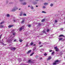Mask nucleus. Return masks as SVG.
Listing matches in <instances>:
<instances>
[{"instance_id": "39", "label": "nucleus", "mask_w": 65, "mask_h": 65, "mask_svg": "<svg viewBox=\"0 0 65 65\" xmlns=\"http://www.w3.org/2000/svg\"><path fill=\"white\" fill-rule=\"evenodd\" d=\"M17 41V40L15 39L13 41V42H16Z\"/></svg>"}, {"instance_id": "29", "label": "nucleus", "mask_w": 65, "mask_h": 65, "mask_svg": "<svg viewBox=\"0 0 65 65\" xmlns=\"http://www.w3.org/2000/svg\"><path fill=\"white\" fill-rule=\"evenodd\" d=\"M57 48H57V46H56V47H54V49H55V50H56Z\"/></svg>"}, {"instance_id": "26", "label": "nucleus", "mask_w": 65, "mask_h": 65, "mask_svg": "<svg viewBox=\"0 0 65 65\" xmlns=\"http://www.w3.org/2000/svg\"><path fill=\"white\" fill-rule=\"evenodd\" d=\"M12 48V49L14 50H15V49H16V48H15V47H13V48Z\"/></svg>"}, {"instance_id": "32", "label": "nucleus", "mask_w": 65, "mask_h": 65, "mask_svg": "<svg viewBox=\"0 0 65 65\" xmlns=\"http://www.w3.org/2000/svg\"><path fill=\"white\" fill-rule=\"evenodd\" d=\"M44 56H46L47 55V54L46 53H45L44 54Z\"/></svg>"}, {"instance_id": "37", "label": "nucleus", "mask_w": 65, "mask_h": 65, "mask_svg": "<svg viewBox=\"0 0 65 65\" xmlns=\"http://www.w3.org/2000/svg\"><path fill=\"white\" fill-rule=\"evenodd\" d=\"M19 41L20 42H22L23 40H22V39H20L19 40Z\"/></svg>"}, {"instance_id": "53", "label": "nucleus", "mask_w": 65, "mask_h": 65, "mask_svg": "<svg viewBox=\"0 0 65 65\" xmlns=\"http://www.w3.org/2000/svg\"><path fill=\"white\" fill-rule=\"evenodd\" d=\"M26 65V64H23V65Z\"/></svg>"}, {"instance_id": "18", "label": "nucleus", "mask_w": 65, "mask_h": 65, "mask_svg": "<svg viewBox=\"0 0 65 65\" xmlns=\"http://www.w3.org/2000/svg\"><path fill=\"white\" fill-rule=\"evenodd\" d=\"M43 51H44V50H43V49H42L40 50V51L41 52H43Z\"/></svg>"}, {"instance_id": "23", "label": "nucleus", "mask_w": 65, "mask_h": 65, "mask_svg": "<svg viewBox=\"0 0 65 65\" xmlns=\"http://www.w3.org/2000/svg\"><path fill=\"white\" fill-rule=\"evenodd\" d=\"M22 14L23 13H21L20 14V16H22Z\"/></svg>"}, {"instance_id": "22", "label": "nucleus", "mask_w": 65, "mask_h": 65, "mask_svg": "<svg viewBox=\"0 0 65 65\" xmlns=\"http://www.w3.org/2000/svg\"><path fill=\"white\" fill-rule=\"evenodd\" d=\"M25 46L26 47H28V43H27L26 44V45Z\"/></svg>"}, {"instance_id": "58", "label": "nucleus", "mask_w": 65, "mask_h": 65, "mask_svg": "<svg viewBox=\"0 0 65 65\" xmlns=\"http://www.w3.org/2000/svg\"><path fill=\"white\" fill-rule=\"evenodd\" d=\"M28 7H30V6H28Z\"/></svg>"}, {"instance_id": "15", "label": "nucleus", "mask_w": 65, "mask_h": 65, "mask_svg": "<svg viewBox=\"0 0 65 65\" xmlns=\"http://www.w3.org/2000/svg\"><path fill=\"white\" fill-rule=\"evenodd\" d=\"M28 63H31L32 62V61H31V60H28Z\"/></svg>"}, {"instance_id": "12", "label": "nucleus", "mask_w": 65, "mask_h": 65, "mask_svg": "<svg viewBox=\"0 0 65 65\" xmlns=\"http://www.w3.org/2000/svg\"><path fill=\"white\" fill-rule=\"evenodd\" d=\"M54 54H55V52L54 51H53L52 53V55H54Z\"/></svg>"}, {"instance_id": "3", "label": "nucleus", "mask_w": 65, "mask_h": 65, "mask_svg": "<svg viewBox=\"0 0 65 65\" xmlns=\"http://www.w3.org/2000/svg\"><path fill=\"white\" fill-rule=\"evenodd\" d=\"M24 26H23L20 29V31H21L22 29H24Z\"/></svg>"}, {"instance_id": "40", "label": "nucleus", "mask_w": 65, "mask_h": 65, "mask_svg": "<svg viewBox=\"0 0 65 65\" xmlns=\"http://www.w3.org/2000/svg\"><path fill=\"white\" fill-rule=\"evenodd\" d=\"M1 43H2V44L3 45H4V43L3 42H1Z\"/></svg>"}, {"instance_id": "28", "label": "nucleus", "mask_w": 65, "mask_h": 65, "mask_svg": "<svg viewBox=\"0 0 65 65\" xmlns=\"http://www.w3.org/2000/svg\"><path fill=\"white\" fill-rule=\"evenodd\" d=\"M20 2H22L23 1H25L24 0H19Z\"/></svg>"}, {"instance_id": "4", "label": "nucleus", "mask_w": 65, "mask_h": 65, "mask_svg": "<svg viewBox=\"0 0 65 65\" xmlns=\"http://www.w3.org/2000/svg\"><path fill=\"white\" fill-rule=\"evenodd\" d=\"M13 40V39L12 38L9 41L8 40H7V42H10L11 41H12Z\"/></svg>"}, {"instance_id": "9", "label": "nucleus", "mask_w": 65, "mask_h": 65, "mask_svg": "<svg viewBox=\"0 0 65 65\" xmlns=\"http://www.w3.org/2000/svg\"><path fill=\"white\" fill-rule=\"evenodd\" d=\"M30 8H31V9H34V8H33V6H30Z\"/></svg>"}, {"instance_id": "50", "label": "nucleus", "mask_w": 65, "mask_h": 65, "mask_svg": "<svg viewBox=\"0 0 65 65\" xmlns=\"http://www.w3.org/2000/svg\"><path fill=\"white\" fill-rule=\"evenodd\" d=\"M10 4H12V2H10Z\"/></svg>"}, {"instance_id": "5", "label": "nucleus", "mask_w": 65, "mask_h": 65, "mask_svg": "<svg viewBox=\"0 0 65 65\" xmlns=\"http://www.w3.org/2000/svg\"><path fill=\"white\" fill-rule=\"evenodd\" d=\"M25 19H23V20L21 22V24L24 23V22H25Z\"/></svg>"}, {"instance_id": "35", "label": "nucleus", "mask_w": 65, "mask_h": 65, "mask_svg": "<svg viewBox=\"0 0 65 65\" xmlns=\"http://www.w3.org/2000/svg\"><path fill=\"white\" fill-rule=\"evenodd\" d=\"M33 54H34V53H32L30 55V56H32L33 55Z\"/></svg>"}, {"instance_id": "16", "label": "nucleus", "mask_w": 65, "mask_h": 65, "mask_svg": "<svg viewBox=\"0 0 65 65\" xmlns=\"http://www.w3.org/2000/svg\"><path fill=\"white\" fill-rule=\"evenodd\" d=\"M42 32H43V33H45V34H46V31H45V30H43Z\"/></svg>"}, {"instance_id": "11", "label": "nucleus", "mask_w": 65, "mask_h": 65, "mask_svg": "<svg viewBox=\"0 0 65 65\" xmlns=\"http://www.w3.org/2000/svg\"><path fill=\"white\" fill-rule=\"evenodd\" d=\"M18 61L19 62H21V58H18Z\"/></svg>"}, {"instance_id": "7", "label": "nucleus", "mask_w": 65, "mask_h": 65, "mask_svg": "<svg viewBox=\"0 0 65 65\" xmlns=\"http://www.w3.org/2000/svg\"><path fill=\"white\" fill-rule=\"evenodd\" d=\"M22 4L24 5H26V4H27V3H26V2H24L23 3H22Z\"/></svg>"}, {"instance_id": "34", "label": "nucleus", "mask_w": 65, "mask_h": 65, "mask_svg": "<svg viewBox=\"0 0 65 65\" xmlns=\"http://www.w3.org/2000/svg\"><path fill=\"white\" fill-rule=\"evenodd\" d=\"M42 13H46V12L44 11H42Z\"/></svg>"}, {"instance_id": "48", "label": "nucleus", "mask_w": 65, "mask_h": 65, "mask_svg": "<svg viewBox=\"0 0 65 65\" xmlns=\"http://www.w3.org/2000/svg\"><path fill=\"white\" fill-rule=\"evenodd\" d=\"M42 59V58H40V60Z\"/></svg>"}, {"instance_id": "62", "label": "nucleus", "mask_w": 65, "mask_h": 65, "mask_svg": "<svg viewBox=\"0 0 65 65\" xmlns=\"http://www.w3.org/2000/svg\"><path fill=\"white\" fill-rule=\"evenodd\" d=\"M0 65H1V64H0Z\"/></svg>"}, {"instance_id": "27", "label": "nucleus", "mask_w": 65, "mask_h": 65, "mask_svg": "<svg viewBox=\"0 0 65 65\" xmlns=\"http://www.w3.org/2000/svg\"><path fill=\"white\" fill-rule=\"evenodd\" d=\"M56 52H58L59 51V49L58 48H57L56 50Z\"/></svg>"}, {"instance_id": "47", "label": "nucleus", "mask_w": 65, "mask_h": 65, "mask_svg": "<svg viewBox=\"0 0 65 65\" xmlns=\"http://www.w3.org/2000/svg\"><path fill=\"white\" fill-rule=\"evenodd\" d=\"M33 4L34 5L35 4H36V3H33Z\"/></svg>"}, {"instance_id": "51", "label": "nucleus", "mask_w": 65, "mask_h": 65, "mask_svg": "<svg viewBox=\"0 0 65 65\" xmlns=\"http://www.w3.org/2000/svg\"><path fill=\"white\" fill-rule=\"evenodd\" d=\"M36 45L35 44H34L33 45V46H35Z\"/></svg>"}, {"instance_id": "41", "label": "nucleus", "mask_w": 65, "mask_h": 65, "mask_svg": "<svg viewBox=\"0 0 65 65\" xmlns=\"http://www.w3.org/2000/svg\"><path fill=\"white\" fill-rule=\"evenodd\" d=\"M33 43H31L30 44V45H33Z\"/></svg>"}, {"instance_id": "1", "label": "nucleus", "mask_w": 65, "mask_h": 65, "mask_svg": "<svg viewBox=\"0 0 65 65\" xmlns=\"http://www.w3.org/2000/svg\"><path fill=\"white\" fill-rule=\"evenodd\" d=\"M18 9V8L17 7H15L12 9V11H14L15 10H17V9Z\"/></svg>"}, {"instance_id": "33", "label": "nucleus", "mask_w": 65, "mask_h": 65, "mask_svg": "<svg viewBox=\"0 0 65 65\" xmlns=\"http://www.w3.org/2000/svg\"><path fill=\"white\" fill-rule=\"evenodd\" d=\"M45 20L44 19L42 20L41 22H44V21Z\"/></svg>"}, {"instance_id": "21", "label": "nucleus", "mask_w": 65, "mask_h": 65, "mask_svg": "<svg viewBox=\"0 0 65 65\" xmlns=\"http://www.w3.org/2000/svg\"><path fill=\"white\" fill-rule=\"evenodd\" d=\"M63 39V38H61L59 39V40H62Z\"/></svg>"}, {"instance_id": "38", "label": "nucleus", "mask_w": 65, "mask_h": 65, "mask_svg": "<svg viewBox=\"0 0 65 65\" xmlns=\"http://www.w3.org/2000/svg\"><path fill=\"white\" fill-rule=\"evenodd\" d=\"M4 23V22H2L0 24L2 25V24H3Z\"/></svg>"}, {"instance_id": "17", "label": "nucleus", "mask_w": 65, "mask_h": 65, "mask_svg": "<svg viewBox=\"0 0 65 65\" xmlns=\"http://www.w3.org/2000/svg\"><path fill=\"white\" fill-rule=\"evenodd\" d=\"M64 36L63 35H60L59 36V37H64Z\"/></svg>"}, {"instance_id": "14", "label": "nucleus", "mask_w": 65, "mask_h": 65, "mask_svg": "<svg viewBox=\"0 0 65 65\" xmlns=\"http://www.w3.org/2000/svg\"><path fill=\"white\" fill-rule=\"evenodd\" d=\"M12 26H13L12 25H10L8 26V28H11V27H12Z\"/></svg>"}, {"instance_id": "52", "label": "nucleus", "mask_w": 65, "mask_h": 65, "mask_svg": "<svg viewBox=\"0 0 65 65\" xmlns=\"http://www.w3.org/2000/svg\"><path fill=\"white\" fill-rule=\"evenodd\" d=\"M50 52H51L52 51V50H50Z\"/></svg>"}, {"instance_id": "13", "label": "nucleus", "mask_w": 65, "mask_h": 65, "mask_svg": "<svg viewBox=\"0 0 65 65\" xmlns=\"http://www.w3.org/2000/svg\"><path fill=\"white\" fill-rule=\"evenodd\" d=\"M51 58H52V57H50L49 58H48L47 59V60H51Z\"/></svg>"}, {"instance_id": "36", "label": "nucleus", "mask_w": 65, "mask_h": 65, "mask_svg": "<svg viewBox=\"0 0 65 65\" xmlns=\"http://www.w3.org/2000/svg\"><path fill=\"white\" fill-rule=\"evenodd\" d=\"M13 21L14 22V23H15V22H17V20H14Z\"/></svg>"}, {"instance_id": "25", "label": "nucleus", "mask_w": 65, "mask_h": 65, "mask_svg": "<svg viewBox=\"0 0 65 65\" xmlns=\"http://www.w3.org/2000/svg\"><path fill=\"white\" fill-rule=\"evenodd\" d=\"M23 16H26L27 15V14L26 13H24L23 14Z\"/></svg>"}, {"instance_id": "6", "label": "nucleus", "mask_w": 65, "mask_h": 65, "mask_svg": "<svg viewBox=\"0 0 65 65\" xmlns=\"http://www.w3.org/2000/svg\"><path fill=\"white\" fill-rule=\"evenodd\" d=\"M44 5L46 6V5H48V3H44Z\"/></svg>"}, {"instance_id": "8", "label": "nucleus", "mask_w": 65, "mask_h": 65, "mask_svg": "<svg viewBox=\"0 0 65 65\" xmlns=\"http://www.w3.org/2000/svg\"><path fill=\"white\" fill-rule=\"evenodd\" d=\"M31 52V50H29L28 52H27V53L26 54H29Z\"/></svg>"}, {"instance_id": "10", "label": "nucleus", "mask_w": 65, "mask_h": 65, "mask_svg": "<svg viewBox=\"0 0 65 65\" xmlns=\"http://www.w3.org/2000/svg\"><path fill=\"white\" fill-rule=\"evenodd\" d=\"M7 17H8V18H9V17H10V15L9 14H7L6 15Z\"/></svg>"}, {"instance_id": "45", "label": "nucleus", "mask_w": 65, "mask_h": 65, "mask_svg": "<svg viewBox=\"0 0 65 65\" xmlns=\"http://www.w3.org/2000/svg\"><path fill=\"white\" fill-rule=\"evenodd\" d=\"M38 25H39V26H40L41 25V24H40V23H39L38 24Z\"/></svg>"}, {"instance_id": "42", "label": "nucleus", "mask_w": 65, "mask_h": 65, "mask_svg": "<svg viewBox=\"0 0 65 65\" xmlns=\"http://www.w3.org/2000/svg\"><path fill=\"white\" fill-rule=\"evenodd\" d=\"M60 30H63V28H61L60 29Z\"/></svg>"}, {"instance_id": "54", "label": "nucleus", "mask_w": 65, "mask_h": 65, "mask_svg": "<svg viewBox=\"0 0 65 65\" xmlns=\"http://www.w3.org/2000/svg\"><path fill=\"white\" fill-rule=\"evenodd\" d=\"M36 7H38V6H36Z\"/></svg>"}, {"instance_id": "19", "label": "nucleus", "mask_w": 65, "mask_h": 65, "mask_svg": "<svg viewBox=\"0 0 65 65\" xmlns=\"http://www.w3.org/2000/svg\"><path fill=\"white\" fill-rule=\"evenodd\" d=\"M4 26L3 25H1L0 26V28H3Z\"/></svg>"}, {"instance_id": "59", "label": "nucleus", "mask_w": 65, "mask_h": 65, "mask_svg": "<svg viewBox=\"0 0 65 65\" xmlns=\"http://www.w3.org/2000/svg\"><path fill=\"white\" fill-rule=\"evenodd\" d=\"M21 9H19V10H20Z\"/></svg>"}, {"instance_id": "61", "label": "nucleus", "mask_w": 65, "mask_h": 65, "mask_svg": "<svg viewBox=\"0 0 65 65\" xmlns=\"http://www.w3.org/2000/svg\"><path fill=\"white\" fill-rule=\"evenodd\" d=\"M26 65H28V64H26Z\"/></svg>"}, {"instance_id": "43", "label": "nucleus", "mask_w": 65, "mask_h": 65, "mask_svg": "<svg viewBox=\"0 0 65 65\" xmlns=\"http://www.w3.org/2000/svg\"><path fill=\"white\" fill-rule=\"evenodd\" d=\"M28 27H31V25H28Z\"/></svg>"}, {"instance_id": "31", "label": "nucleus", "mask_w": 65, "mask_h": 65, "mask_svg": "<svg viewBox=\"0 0 65 65\" xmlns=\"http://www.w3.org/2000/svg\"><path fill=\"white\" fill-rule=\"evenodd\" d=\"M53 4H51L50 5V6H51V7L52 6H53Z\"/></svg>"}, {"instance_id": "49", "label": "nucleus", "mask_w": 65, "mask_h": 65, "mask_svg": "<svg viewBox=\"0 0 65 65\" xmlns=\"http://www.w3.org/2000/svg\"><path fill=\"white\" fill-rule=\"evenodd\" d=\"M42 45H41L40 46V47H42Z\"/></svg>"}, {"instance_id": "30", "label": "nucleus", "mask_w": 65, "mask_h": 65, "mask_svg": "<svg viewBox=\"0 0 65 65\" xmlns=\"http://www.w3.org/2000/svg\"><path fill=\"white\" fill-rule=\"evenodd\" d=\"M43 8L44 9L45 8H46V7L45 6H44L43 7Z\"/></svg>"}, {"instance_id": "56", "label": "nucleus", "mask_w": 65, "mask_h": 65, "mask_svg": "<svg viewBox=\"0 0 65 65\" xmlns=\"http://www.w3.org/2000/svg\"><path fill=\"white\" fill-rule=\"evenodd\" d=\"M39 0H36V1H38Z\"/></svg>"}, {"instance_id": "60", "label": "nucleus", "mask_w": 65, "mask_h": 65, "mask_svg": "<svg viewBox=\"0 0 65 65\" xmlns=\"http://www.w3.org/2000/svg\"><path fill=\"white\" fill-rule=\"evenodd\" d=\"M2 41H3V39H2Z\"/></svg>"}, {"instance_id": "55", "label": "nucleus", "mask_w": 65, "mask_h": 65, "mask_svg": "<svg viewBox=\"0 0 65 65\" xmlns=\"http://www.w3.org/2000/svg\"><path fill=\"white\" fill-rule=\"evenodd\" d=\"M1 36H0V39H1Z\"/></svg>"}, {"instance_id": "57", "label": "nucleus", "mask_w": 65, "mask_h": 65, "mask_svg": "<svg viewBox=\"0 0 65 65\" xmlns=\"http://www.w3.org/2000/svg\"><path fill=\"white\" fill-rule=\"evenodd\" d=\"M40 34V35H42V34Z\"/></svg>"}, {"instance_id": "20", "label": "nucleus", "mask_w": 65, "mask_h": 65, "mask_svg": "<svg viewBox=\"0 0 65 65\" xmlns=\"http://www.w3.org/2000/svg\"><path fill=\"white\" fill-rule=\"evenodd\" d=\"M46 31L47 32H49L50 31V30H49L48 29Z\"/></svg>"}, {"instance_id": "24", "label": "nucleus", "mask_w": 65, "mask_h": 65, "mask_svg": "<svg viewBox=\"0 0 65 65\" xmlns=\"http://www.w3.org/2000/svg\"><path fill=\"white\" fill-rule=\"evenodd\" d=\"M57 22H58V21H57V20H55V23H57Z\"/></svg>"}, {"instance_id": "44", "label": "nucleus", "mask_w": 65, "mask_h": 65, "mask_svg": "<svg viewBox=\"0 0 65 65\" xmlns=\"http://www.w3.org/2000/svg\"><path fill=\"white\" fill-rule=\"evenodd\" d=\"M15 32L13 33V35H15Z\"/></svg>"}, {"instance_id": "46", "label": "nucleus", "mask_w": 65, "mask_h": 65, "mask_svg": "<svg viewBox=\"0 0 65 65\" xmlns=\"http://www.w3.org/2000/svg\"><path fill=\"white\" fill-rule=\"evenodd\" d=\"M41 42H39V44H41Z\"/></svg>"}, {"instance_id": "2", "label": "nucleus", "mask_w": 65, "mask_h": 65, "mask_svg": "<svg viewBox=\"0 0 65 65\" xmlns=\"http://www.w3.org/2000/svg\"><path fill=\"white\" fill-rule=\"evenodd\" d=\"M58 62H59V60H57L56 61H55L53 63V65H56L58 63H57Z\"/></svg>"}]
</instances>
